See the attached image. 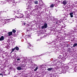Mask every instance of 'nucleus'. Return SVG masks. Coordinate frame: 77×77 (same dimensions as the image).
Here are the masks:
<instances>
[{
    "instance_id": "obj_15",
    "label": "nucleus",
    "mask_w": 77,
    "mask_h": 77,
    "mask_svg": "<svg viewBox=\"0 0 77 77\" xmlns=\"http://www.w3.org/2000/svg\"><path fill=\"white\" fill-rule=\"evenodd\" d=\"M53 7H54V4H52L50 6V8H53Z\"/></svg>"
},
{
    "instance_id": "obj_11",
    "label": "nucleus",
    "mask_w": 77,
    "mask_h": 77,
    "mask_svg": "<svg viewBox=\"0 0 77 77\" xmlns=\"http://www.w3.org/2000/svg\"><path fill=\"white\" fill-rule=\"evenodd\" d=\"M73 14V13H70V16L72 18L73 17V15H72Z\"/></svg>"
},
{
    "instance_id": "obj_20",
    "label": "nucleus",
    "mask_w": 77,
    "mask_h": 77,
    "mask_svg": "<svg viewBox=\"0 0 77 77\" xmlns=\"http://www.w3.org/2000/svg\"><path fill=\"white\" fill-rule=\"evenodd\" d=\"M8 2L9 3H11V2H12V0H8Z\"/></svg>"
},
{
    "instance_id": "obj_16",
    "label": "nucleus",
    "mask_w": 77,
    "mask_h": 77,
    "mask_svg": "<svg viewBox=\"0 0 77 77\" xmlns=\"http://www.w3.org/2000/svg\"><path fill=\"white\" fill-rule=\"evenodd\" d=\"M23 26H26V25L28 26V24H27V23H23Z\"/></svg>"
},
{
    "instance_id": "obj_18",
    "label": "nucleus",
    "mask_w": 77,
    "mask_h": 77,
    "mask_svg": "<svg viewBox=\"0 0 77 77\" xmlns=\"http://www.w3.org/2000/svg\"><path fill=\"white\" fill-rule=\"evenodd\" d=\"M15 48H13L12 49V51H11V53H12V52L13 51H14V50H15Z\"/></svg>"
},
{
    "instance_id": "obj_1",
    "label": "nucleus",
    "mask_w": 77,
    "mask_h": 77,
    "mask_svg": "<svg viewBox=\"0 0 77 77\" xmlns=\"http://www.w3.org/2000/svg\"><path fill=\"white\" fill-rule=\"evenodd\" d=\"M23 17V14L21 13H18L17 14V16H15V18H22Z\"/></svg>"
},
{
    "instance_id": "obj_8",
    "label": "nucleus",
    "mask_w": 77,
    "mask_h": 77,
    "mask_svg": "<svg viewBox=\"0 0 77 77\" xmlns=\"http://www.w3.org/2000/svg\"><path fill=\"white\" fill-rule=\"evenodd\" d=\"M8 36H11L12 35V32H10L8 33Z\"/></svg>"
},
{
    "instance_id": "obj_22",
    "label": "nucleus",
    "mask_w": 77,
    "mask_h": 77,
    "mask_svg": "<svg viewBox=\"0 0 77 77\" xmlns=\"http://www.w3.org/2000/svg\"><path fill=\"white\" fill-rule=\"evenodd\" d=\"M44 5V3H43L41 5L42 6H43Z\"/></svg>"
},
{
    "instance_id": "obj_35",
    "label": "nucleus",
    "mask_w": 77,
    "mask_h": 77,
    "mask_svg": "<svg viewBox=\"0 0 77 77\" xmlns=\"http://www.w3.org/2000/svg\"><path fill=\"white\" fill-rule=\"evenodd\" d=\"M28 36H29V37H30V35H28Z\"/></svg>"
},
{
    "instance_id": "obj_19",
    "label": "nucleus",
    "mask_w": 77,
    "mask_h": 77,
    "mask_svg": "<svg viewBox=\"0 0 77 77\" xmlns=\"http://www.w3.org/2000/svg\"><path fill=\"white\" fill-rule=\"evenodd\" d=\"M13 33H15L16 31L14 29H13Z\"/></svg>"
},
{
    "instance_id": "obj_33",
    "label": "nucleus",
    "mask_w": 77,
    "mask_h": 77,
    "mask_svg": "<svg viewBox=\"0 0 77 77\" xmlns=\"http://www.w3.org/2000/svg\"><path fill=\"white\" fill-rule=\"evenodd\" d=\"M9 20H10L11 21H12V19H10Z\"/></svg>"
},
{
    "instance_id": "obj_10",
    "label": "nucleus",
    "mask_w": 77,
    "mask_h": 77,
    "mask_svg": "<svg viewBox=\"0 0 77 77\" xmlns=\"http://www.w3.org/2000/svg\"><path fill=\"white\" fill-rule=\"evenodd\" d=\"M17 70H21V69H22L21 67H17Z\"/></svg>"
},
{
    "instance_id": "obj_30",
    "label": "nucleus",
    "mask_w": 77,
    "mask_h": 77,
    "mask_svg": "<svg viewBox=\"0 0 77 77\" xmlns=\"http://www.w3.org/2000/svg\"><path fill=\"white\" fill-rule=\"evenodd\" d=\"M42 38H44V36H42L40 37V38L41 39Z\"/></svg>"
},
{
    "instance_id": "obj_5",
    "label": "nucleus",
    "mask_w": 77,
    "mask_h": 77,
    "mask_svg": "<svg viewBox=\"0 0 77 77\" xmlns=\"http://www.w3.org/2000/svg\"><path fill=\"white\" fill-rule=\"evenodd\" d=\"M5 39V38H4V37L3 36H2L0 38V41H3Z\"/></svg>"
},
{
    "instance_id": "obj_27",
    "label": "nucleus",
    "mask_w": 77,
    "mask_h": 77,
    "mask_svg": "<svg viewBox=\"0 0 77 77\" xmlns=\"http://www.w3.org/2000/svg\"><path fill=\"white\" fill-rule=\"evenodd\" d=\"M45 54H44V53L43 54H41V56H43V55H45Z\"/></svg>"
},
{
    "instance_id": "obj_2",
    "label": "nucleus",
    "mask_w": 77,
    "mask_h": 77,
    "mask_svg": "<svg viewBox=\"0 0 77 77\" xmlns=\"http://www.w3.org/2000/svg\"><path fill=\"white\" fill-rule=\"evenodd\" d=\"M48 27V26L47 24L46 23H45L44 24V26H42V29H46V28H47Z\"/></svg>"
},
{
    "instance_id": "obj_28",
    "label": "nucleus",
    "mask_w": 77,
    "mask_h": 77,
    "mask_svg": "<svg viewBox=\"0 0 77 77\" xmlns=\"http://www.w3.org/2000/svg\"><path fill=\"white\" fill-rule=\"evenodd\" d=\"M0 75H2V77H3V74H2V73H0Z\"/></svg>"
},
{
    "instance_id": "obj_29",
    "label": "nucleus",
    "mask_w": 77,
    "mask_h": 77,
    "mask_svg": "<svg viewBox=\"0 0 77 77\" xmlns=\"http://www.w3.org/2000/svg\"><path fill=\"white\" fill-rule=\"evenodd\" d=\"M21 66V67H23H23H24V66H23V65L22 66Z\"/></svg>"
},
{
    "instance_id": "obj_9",
    "label": "nucleus",
    "mask_w": 77,
    "mask_h": 77,
    "mask_svg": "<svg viewBox=\"0 0 77 77\" xmlns=\"http://www.w3.org/2000/svg\"><path fill=\"white\" fill-rule=\"evenodd\" d=\"M34 3L35 5H38V1H34Z\"/></svg>"
},
{
    "instance_id": "obj_17",
    "label": "nucleus",
    "mask_w": 77,
    "mask_h": 77,
    "mask_svg": "<svg viewBox=\"0 0 77 77\" xmlns=\"http://www.w3.org/2000/svg\"><path fill=\"white\" fill-rule=\"evenodd\" d=\"M33 65L34 66V68H35V66H37V65L35 64H33Z\"/></svg>"
},
{
    "instance_id": "obj_34",
    "label": "nucleus",
    "mask_w": 77,
    "mask_h": 77,
    "mask_svg": "<svg viewBox=\"0 0 77 77\" xmlns=\"http://www.w3.org/2000/svg\"><path fill=\"white\" fill-rule=\"evenodd\" d=\"M17 12H19L20 11H19V10H18Z\"/></svg>"
},
{
    "instance_id": "obj_36",
    "label": "nucleus",
    "mask_w": 77,
    "mask_h": 77,
    "mask_svg": "<svg viewBox=\"0 0 77 77\" xmlns=\"http://www.w3.org/2000/svg\"><path fill=\"white\" fill-rule=\"evenodd\" d=\"M41 66V67H42V66Z\"/></svg>"
},
{
    "instance_id": "obj_7",
    "label": "nucleus",
    "mask_w": 77,
    "mask_h": 77,
    "mask_svg": "<svg viewBox=\"0 0 77 77\" xmlns=\"http://www.w3.org/2000/svg\"><path fill=\"white\" fill-rule=\"evenodd\" d=\"M1 23H2L3 24V25H4V24H6V21H1Z\"/></svg>"
},
{
    "instance_id": "obj_14",
    "label": "nucleus",
    "mask_w": 77,
    "mask_h": 77,
    "mask_svg": "<svg viewBox=\"0 0 77 77\" xmlns=\"http://www.w3.org/2000/svg\"><path fill=\"white\" fill-rule=\"evenodd\" d=\"M77 43H75V44H74L73 45V47H76V46H77Z\"/></svg>"
},
{
    "instance_id": "obj_13",
    "label": "nucleus",
    "mask_w": 77,
    "mask_h": 77,
    "mask_svg": "<svg viewBox=\"0 0 77 77\" xmlns=\"http://www.w3.org/2000/svg\"><path fill=\"white\" fill-rule=\"evenodd\" d=\"M15 49H16V50H19V48L18 47H16L15 48Z\"/></svg>"
},
{
    "instance_id": "obj_38",
    "label": "nucleus",
    "mask_w": 77,
    "mask_h": 77,
    "mask_svg": "<svg viewBox=\"0 0 77 77\" xmlns=\"http://www.w3.org/2000/svg\"><path fill=\"white\" fill-rule=\"evenodd\" d=\"M53 42H54V41H53Z\"/></svg>"
},
{
    "instance_id": "obj_31",
    "label": "nucleus",
    "mask_w": 77,
    "mask_h": 77,
    "mask_svg": "<svg viewBox=\"0 0 77 77\" xmlns=\"http://www.w3.org/2000/svg\"><path fill=\"white\" fill-rule=\"evenodd\" d=\"M25 13L26 14H27V11H26V12H25Z\"/></svg>"
},
{
    "instance_id": "obj_3",
    "label": "nucleus",
    "mask_w": 77,
    "mask_h": 77,
    "mask_svg": "<svg viewBox=\"0 0 77 77\" xmlns=\"http://www.w3.org/2000/svg\"><path fill=\"white\" fill-rule=\"evenodd\" d=\"M67 3L68 2L67 1H66V0H64L63 1V4L64 5H66V4H67Z\"/></svg>"
},
{
    "instance_id": "obj_24",
    "label": "nucleus",
    "mask_w": 77,
    "mask_h": 77,
    "mask_svg": "<svg viewBox=\"0 0 77 77\" xmlns=\"http://www.w3.org/2000/svg\"><path fill=\"white\" fill-rule=\"evenodd\" d=\"M29 47H31V44H30V43H29Z\"/></svg>"
},
{
    "instance_id": "obj_25",
    "label": "nucleus",
    "mask_w": 77,
    "mask_h": 77,
    "mask_svg": "<svg viewBox=\"0 0 77 77\" xmlns=\"http://www.w3.org/2000/svg\"><path fill=\"white\" fill-rule=\"evenodd\" d=\"M17 61H18V60H20V59H19V58H18L17 59Z\"/></svg>"
},
{
    "instance_id": "obj_21",
    "label": "nucleus",
    "mask_w": 77,
    "mask_h": 77,
    "mask_svg": "<svg viewBox=\"0 0 77 77\" xmlns=\"http://www.w3.org/2000/svg\"><path fill=\"white\" fill-rule=\"evenodd\" d=\"M13 13H14V15H15V13H16V12L14 11H13Z\"/></svg>"
},
{
    "instance_id": "obj_12",
    "label": "nucleus",
    "mask_w": 77,
    "mask_h": 77,
    "mask_svg": "<svg viewBox=\"0 0 77 77\" xmlns=\"http://www.w3.org/2000/svg\"><path fill=\"white\" fill-rule=\"evenodd\" d=\"M38 69V66H37L35 69H34V71H36L37 69Z\"/></svg>"
},
{
    "instance_id": "obj_23",
    "label": "nucleus",
    "mask_w": 77,
    "mask_h": 77,
    "mask_svg": "<svg viewBox=\"0 0 77 77\" xmlns=\"http://www.w3.org/2000/svg\"><path fill=\"white\" fill-rule=\"evenodd\" d=\"M15 2H14L13 3V5H14H14H15Z\"/></svg>"
},
{
    "instance_id": "obj_32",
    "label": "nucleus",
    "mask_w": 77,
    "mask_h": 77,
    "mask_svg": "<svg viewBox=\"0 0 77 77\" xmlns=\"http://www.w3.org/2000/svg\"><path fill=\"white\" fill-rule=\"evenodd\" d=\"M28 48H29V49H31V48H29V47H28Z\"/></svg>"
},
{
    "instance_id": "obj_6",
    "label": "nucleus",
    "mask_w": 77,
    "mask_h": 77,
    "mask_svg": "<svg viewBox=\"0 0 77 77\" xmlns=\"http://www.w3.org/2000/svg\"><path fill=\"white\" fill-rule=\"evenodd\" d=\"M52 69L53 68H48L47 69V70H48V71H52Z\"/></svg>"
},
{
    "instance_id": "obj_4",
    "label": "nucleus",
    "mask_w": 77,
    "mask_h": 77,
    "mask_svg": "<svg viewBox=\"0 0 77 77\" xmlns=\"http://www.w3.org/2000/svg\"><path fill=\"white\" fill-rule=\"evenodd\" d=\"M38 36H41V35L42 36H45V35H44V34L41 32L39 33H38Z\"/></svg>"
},
{
    "instance_id": "obj_26",
    "label": "nucleus",
    "mask_w": 77,
    "mask_h": 77,
    "mask_svg": "<svg viewBox=\"0 0 77 77\" xmlns=\"http://www.w3.org/2000/svg\"><path fill=\"white\" fill-rule=\"evenodd\" d=\"M37 41H40V40L39 39H37V40H36Z\"/></svg>"
},
{
    "instance_id": "obj_37",
    "label": "nucleus",
    "mask_w": 77,
    "mask_h": 77,
    "mask_svg": "<svg viewBox=\"0 0 77 77\" xmlns=\"http://www.w3.org/2000/svg\"><path fill=\"white\" fill-rule=\"evenodd\" d=\"M29 9V8H26V9Z\"/></svg>"
}]
</instances>
